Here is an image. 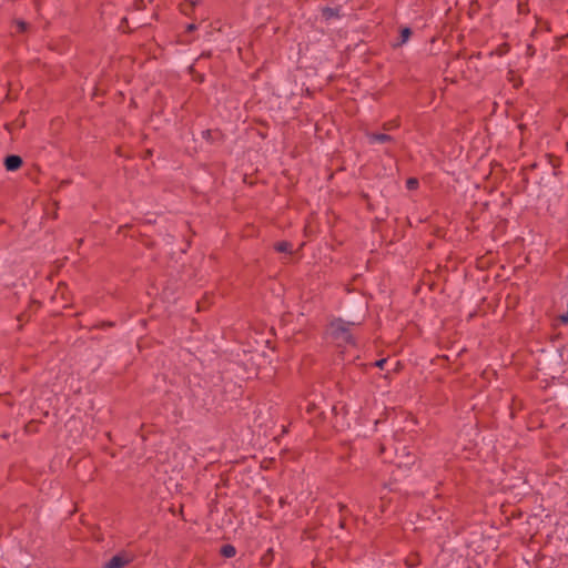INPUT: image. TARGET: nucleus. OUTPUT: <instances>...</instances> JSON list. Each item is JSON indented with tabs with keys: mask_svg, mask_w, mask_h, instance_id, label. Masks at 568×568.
<instances>
[{
	"mask_svg": "<svg viewBox=\"0 0 568 568\" xmlns=\"http://www.w3.org/2000/svg\"><path fill=\"white\" fill-rule=\"evenodd\" d=\"M418 462V456L407 450L406 447L396 449L394 459L389 460V463L396 466V470L392 471V476L389 480L384 484V487L388 488L390 491H399L400 488L397 486V483L402 479V470L412 469Z\"/></svg>",
	"mask_w": 568,
	"mask_h": 568,
	"instance_id": "nucleus-1",
	"label": "nucleus"
},
{
	"mask_svg": "<svg viewBox=\"0 0 568 568\" xmlns=\"http://www.w3.org/2000/svg\"><path fill=\"white\" fill-rule=\"evenodd\" d=\"M352 325L341 317L334 318L326 326L324 332L325 339L337 346L356 345L355 338L351 332Z\"/></svg>",
	"mask_w": 568,
	"mask_h": 568,
	"instance_id": "nucleus-2",
	"label": "nucleus"
},
{
	"mask_svg": "<svg viewBox=\"0 0 568 568\" xmlns=\"http://www.w3.org/2000/svg\"><path fill=\"white\" fill-rule=\"evenodd\" d=\"M367 313L368 302L363 294L352 296L343 311V315L346 317L345 321L353 326L363 324Z\"/></svg>",
	"mask_w": 568,
	"mask_h": 568,
	"instance_id": "nucleus-3",
	"label": "nucleus"
},
{
	"mask_svg": "<svg viewBox=\"0 0 568 568\" xmlns=\"http://www.w3.org/2000/svg\"><path fill=\"white\" fill-rule=\"evenodd\" d=\"M551 24L549 21H544L541 19L537 20L536 28L531 31V38L536 41L542 50H547L550 45L551 39H556L557 37H551Z\"/></svg>",
	"mask_w": 568,
	"mask_h": 568,
	"instance_id": "nucleus-4",
	"label": "nucleus"
},
{
	"mask_svg": "<svg viewBox=\"0 0 568 568\" xmlns=\"http://www.w3.org/2000/svg\"><path fill=\"white\" fill-rule=\"evenodd\" d=\"M305 414L310 416L308 423L314 427L323 425L326 420L325 410L320 405L313 402L307 403L305 407Z\"/></svg>",
	"mask_w": 568,
	"mask_h": 568,
	"instance_id": "nucleus-5",
	"label": "nucleus"
},
{
	"mask_svg": "<svg viewBox=\"0 0 568 568\" xmlns=\"http://www.w3.org/2000/svg\"><path fill=\"white\" fill-rule=\"evenodd\" d=\"M134 560V555L126 550H121L112 556L103 568H124Z\"/></svg>",
	"mask_w": 568,
	"mask_h": 568,
	"instance_id": "nucleus-6",
	"label": "nucleus"
},
{
	"mask_svg": "<svg viewBox=\"0 0 568 568\" xmlns=\"http://www.w3.org/2000/svg\"><path fill=\"white\" fill-rule=\"evenodd\" d=\"M235 481L241 488H250L255 479V473L251 468H243L235 473Z\"/></svg>",
	"mask_w": 568,
	"mask_h": 568,
	"instance_id": "nucleus-7",
	"label": "nucleus"
},
{
	"mask_svg": "<svg viewBox=\"0 0 568 568\" xmlns=\"http://www.w3.org/2000/svg\"><path fill=\"white\" fill-rule=\"evenodd\" d=\"M3 165L8 172H16L23 165V159L18 154H8L3 159Z\"/></svg>",
	"mask_w": 568,
	"mask_h": 568,
	"instance_id": "nucleus-8",
	"label": "nucleus"
},
{
	"mask_svg": "<svg viewBox=\"0 0 568 568\" xmlns=\"http://www.w3.org/2000/svg\"><path fill=\"white\" fill-rule=\"evenodd\" d=\"M341 6H336V7H323L321 9V14H322V18L325 20V21H329L332 19H339L342 17L341 14Z\"/></svg>",
	"mask_w": 568,
	"mask_h": 568,
	"instance_id": "nucleus-9",
	"label": "nucleus"
},
{
	"mask_svg": "<svg viewBox=\"0 0 568 568\" xmlns=\"http://www.w3.org/2000/svg\"><path fill=\"white\" fill-rule=\"evenodd\" d=\"M367 139L371 144L394 142V138L387 133L368 132Z\"/></svg>",
	"mask_w": 568,
	"mask_h": 568,
	"instance_id": "nucleus-10",
	"label": "nucleus"
},
{
	"mask_svg": "<svg viewBox=\"0 0 568 568\" xmlns=\"http://www.w3.org/2000/svg\"><path fill=\"white\" fill-rule=\"evenodd\" d=\"M412 34H413L412 28H409V27H400L399 28L398 37L396 39V42L393 44V47L394 48L402 47L403 44H405L410 39Z\"/></svg>",
	"mask_w": 568,
	"mask_h": 568,
	"instance_id": "nucleus-11",
	"label": "nucleus"
},
{
	"mask_svg": "<svg viewBox=\"0 0 568 568\" xmlns=\"http://www.w3.org/2000/svg\"><path fill=\"white\" fill-rule=\"evenodd\" d=\"M275 552L274 549L271 547L265 550V552L260 558V566L263 568H268L274 562Z\"/></svg>",
	"mask_w": 568,
	"mask_h": 568,
	"instance_id": "nucleus-12",
	"label": "nucleus"
},
{
	"mask_svg": "<svg viewBox=\"0 0 568 568\" xmlns=\"http://www.w3.org/2000/svg\"><path fill=\"white\" fill-rule=\"evenodd\" d=\"M41 306V303L37 300H31L30 304H29V308L26 310L24 312H22L21 314L18 315L17 320L19 322H29L30 318H31V313H30V310L32 307H36V310H38L39 307Z\"/></svg>",
	"mask_w": 568,
	"mask_h": 568,
	"instance_id": "nucleus-13",
	"label": "nucleus"
},
{
	"mask_svg": "<svg viewBox=\"0 0 568 568\" xmlns=\"http://www.w3.org/2000/svg\"><path fill=\"white\" fill-rule=\"evenodd\" d=\"M292 243L290 241H277L273 244V248L274 251H276L277 253H288V254H292L293 251H292Z\"/></svg>",
	"mask_w": 568,
	"mask_h": 568,
	"instance_id": "nucleus-14",
	"label": "nucleus"
},
{
	"mask_svg": "<svg viewBox=\"0 0 568 568\" xmlns=\"http://www.w3.org/2000/svg\"><path fill=\"white\" fill-rule=\"evenodd\" d=\"M200 2V0H185L180 3V11L185 16H190Z\"/></svg>",
	"mask_w": 568,
	"mask_h": 568,
	"instance_id": "nucleus-15",
	"label": "nucleus"
},
{
	"mask_svg": "<svg viewBox=\"0 0 568 568\" xmlns=\"http://www.w3.org/2000/svg\"><path fill=\"white\" fill-rule=\"evenodd\" d=\"M404 564L408 568H415L420 565V556L418 552H410L404 560Z\"/></svg>",
	"mask_w": 568,
	"mask_h": 568,
	"instance_id": "nucleus-16",
	"label": "nucleus"
},
{
	"mask_svg": "<svg viewBox=\"0 0 568 568\" xmlns=\"http://www.w3.org/2000/svg\"><path fill=\"white\" fill-rule=\"evenodd\" d=\"M220 555L224 558H233L236 555V548L232 544H224L220 548Z\"/></svg>",
	"mask_w": 568,
	"mask_h": 568,
	"instance_id": "nucleus-17",
	"label": "nucleus"
},
{
	"mask_svg": "<svg viewBox=\"0 0 568 568\" xmlns=\"http://www.w3.org/2000/svg\"><path fill=\"white\" fill-rule=\"evenodd\" d=\"M187 73L196 83H203L205 81V75L196 71L194 63L187 67Z\"/></svg>",
	"mask_w": 568,
	"mask_h": 568,
	"instance_id": "nucleus-18",
	"label": "nucleus"
},
{
	"mask_svg": "<svg viewBox=\"0 0 568 568\" xmlns=\"http://www.w3.org/2000/svg\"><path fill=\"white\" fill-rule=\"evenodd\" d=\"M41 422L40 420H37V419H31L29 420L24 427H23V432L24 434L27 435H31V434H37L39 432V428H38V425L40 424Z\"/></svg>",
	"mask_w": 568,
	"mask_h": 568,
	"instance_id": "nucleus-19",
	"label": "nucleus"
},
{
	"mask_svg": "<svg viewBox=\"0 0 568 568\" xmlns=\"http://www.w3.org/2000/svg\"><path fill=\"white\" fill-rule=\"evenodd\" d=\"M116 323L113 321H100L95 323L90 329H104V328H113Z\"/></svg>",
	"mask_w": 568,
	"mask_h": 568,
	"instance_id": "nucleus-20",
	"label": "nucleus"
},
{
	"mask_svg": "<svg viewBox=\"0 0 568 568\" xmlns=\"http://www.w3.org/2000/svg\"><path fill=\"white\" fill-rule=\"evenodd\" d=\"M13 23L17 27V33H24L30 27V24L27 21L21 19H16Z\"/></svg>",
	"mask_w": 568,
	"mask_h": 568,
	"instance_id": "nucleus-21",
	"label": "nucleus"
},
{
	"mask_svg": "<svg viewBox=\"0 0 568 568\" xmlns=\"http://www.w3.org/2000/svg\"><path fill=\"white\" fill-rule=\"evenodd\" d=\"M399 125H400V120L397 118V119H393L390 121L384 122L382 128L385 131H389V130L399 128Z\"/></svg>",
	"mask_w": 568,
	"mask_h": 568,
	"instance_id": "nucleus-22",
	"label": "nucleus"
},
{
	"mask_svg": "<svg viewBox=\"0 0 568 568\" xmlns=\"http://www.w3.org/2000/svg\"><path fill=\"white\" fill-rule=\"evenodd\" d=\"M546 158L548 159V163L556 170L561 165V160L559 156H556L555 154L547 153Z\"/></svg>",
	"mask_w": 568,
	"mask_h": 568,
	"instance_id": "nucleus-23",
	"label": "nucleus"
},
{
	"mask_svg": "<svg viewBox=\"0 0 568 568\" xmlns=\"http://www.w3.org/2000/svg\"><path fill=\"white\" fill-rule=\"evenodd\" d=\"M406 187H407V190H409V191H415V190H417V189L419 187V181H418V179H417V178H414V176L408 178V179L406 180Z\"/></svg>",
	"mask_w": 568,
	"mask_h": 568,
	"instance_id": "nucleus-24",
	"label": "nucleus"
},
{
	"mask_svg": "<svg viewBox=\"0 0 568 568\" xmlns=\"http://www.w3.org/2000/svg\"><path fill=\"white\" fill-rule=\"evenodd\" d=\"M359 197H361L363 201H365V203H366V209H367L369 212H374L375 207H374L373 203L371 202V197H369L368 193H366V192L362 191V192L359 193Z\"/></svg>",
	"mask_w": 568,
	"mask_h": 568,
	"instance_id": "nucleus-25",
	"label": "nucleus"
},
{
	"mask_svg": "<svg viewBox=\"0 0 568 568\" xmlns=\"http://www.w3.org/2000/svg\"><path fill=\"white\" fill-rule=\"evenodd\" d=\"M201 135L209 143H214V141H215V138L213 136V131L211 129H206V130L202 131Z\"/></svg>",
	"mask_w": 568,
	"mask_h": 568,
	"instance_id": "nucleus-26",
	"label": "nucleus"
},
{
	"mask_svg": "<svg viewBox=\"0 0 568 568\" xmlns=\"http://www.w3.org/2000/svg\"><path fill=\"white\" fill-rule=\"evenodd\" d=\"M337 508H338V511H339V515L343 516V515H347L349 516L351 515V511L348 509V507L343 504V503H337Z\"/></svg>",
	"mask_w": 568,
	"mask_h": 568,
	"instance_id": "nucleus-27",
	"label": "nucleus"
},
{
	"mask_svg": "<svg viewBox=\"0 0 568 568\" xmlns=\"http://www.w3.org/2000/svg\"><path fill=\"white\" fill-rule=\"evenodd\" d=\"M509 49H510L509 44L507 42H504L497 48V54L503 55V54L507 53L509 51Z\"/></svg>",
	"mask_w": 568,
	"mask_h": 568,
	"instance_id": "nucleus-28",
	"label": "nucleus"
},
{
	"mask_svg": "<svg viewBox=\"0 0 568 568\" xmlns=\"http://www.w3.org/2000/svg\"><path fill=\"white\" fill-rule=\"evenodd\" d=\"M386 363H387V358H379V359L375 361L374 363H372L371 365L374 367L384 369V366L386 365Z\"/></svg>",
	"mask_w": 568,
	"mask_h": 568,
	"instance_id": "nucleus-29",
	"label": "nucleus"
},
{
	"mask_svg": "<svg viewBox=\"0 0 568 568\" xmlns=\"http://www.w3.org/2000/svg\"><path fill=\"white\" fill-rule=\"evenodd\" d=\"M536 54V47L534 44H527L526 55L532 58Z\"/></svg>",
	"mask_w": 568,
	"mask_h": 568,
	"instance_id": "nucleus-30",
	"label": "nucleus"
},
{
	"mask_svg": "<svg viewBox=\"0 0 568 568\" xmlns=\"http://www.w3.org/2000/svg\"><path fill=\"white\" fill-rule=\"evenodd\" d=\"M347 518H348V516H347V515L339 516V519H338V527H339L341 529H345V528H346Z\"/></svg>",
	"mask_w": 568,
	"mask_h": 568,
	"instance_id": "nucleus-31",
	"label": "nucleus"
},
{
	"mask_svg": "<svg viewBox=\"0 0 568 568\" xmlns=\"http://www.w3.org/2000/svg\"><path fill=\"white\" fill-rule=\"evenodd\" d=\"M197 29L196 24L195 23H189L186 27H185V32L186 33H191L193 31H195Z\"/></svg>",
	"mask_w": 568,
	"mask_h": 568,
	"instance_id": "nucleus-32",
	"label": "nucleus"
},
{
	"mask_svg": "<svg viewBox=\"0 0 568 568\" xmlns=\"http://www.w3.org/2000/svg\"><path fill=\"white\" fill-rule=\"evenodd\" d=\"M278 504H280L281 508H283L284 506L290 505L291 503L287 500V497L282 496L278 499Z\"/></svg>",
	"mask_w": 568,
	"mask_h": 568,
	"instance_id": "nucleus-33",
	"label": "nucleus"
},
{
	"mask_svg": "<svg viewBox=\"0 0 568 568\" xmlns=\"http://www.w3.org/2000/svg\"><path fill=\"white\" fill-rule=\"evenodd\" d=\"M211 55H212L211 51L202 52L196 60H199L201 58H211Z\"/></svg>",
	"mask_w": 568,
	"mask_h": 568,
	"instance_id": "nucleus-34",
	"label": "nucleus"
},
{
	"mask_svg": "<svg viewBox=\"0 0 568 568\" xmlns=\"http://www.w3.org/2000/svg\"><path fill=\"white\" fill-rule=\"evenodd\" d=\"M152 153H153V151L151 149L145 150L143 159H148V158L152 156Z\"/></svg>",
	"mask_w": 568,
	"mask_h": 568,
	"instance_id": "nucleus-35",
	"label": "nucleus"
},
{
	"mask_svg": "<svg viewBox=\"0 0 568 568\" xmlns=\"http://www.w3.org/2000/svg\"><path fill=\"white\" fill-rule=\"evenodd\" d=\"M378 450H379V456H383L386 452V446L384 444H381Z\"/></svg>",
	"mask_w": 568,
	"mask_h": 568,
	"instance_id": "nucleus-36",
	"label": "nucleus"
},
{
	"mask_svg": "<svg viewBox=\"0 0 568 568\" xmlns=\"http://www.w3.org/2000/svg\"><path fill=\"white\" fill-rule=\"evenodd\" d=\"M4 404H6L8 407H13L14 402H13V400H11V399H9V398H6V399H4Z\"/></svg>",
	"mask_w": 568,
	"mask_h": 568,
	"instance_id": "nucleus-37",
	"label": "nucleus"
},
{
	"mask_svg": "<svg viewBox=\"0 0 568 568\" xmlns=\"http://www.w3.org/2000/svg\"><path fill=\"white\" fill-rule=\"evenodd\" d=\"M331 413H332V415H334V416H336V415H337V407H336L335 405H333V406L331 407Z\"/></svg>",
	"mask_w": 568,
	"mask_h": 568,
	"instance_id": "nucleus-38",
	"label": "nucleus"
},
{
	"mask_svg": "<svg viewBox=\"0 0 568 568\" xmlns=\"http://www.w3.org/2000/svg\"><path fill=\"white\" fill-rule=\"evenodd\" d=\"M518 129L523 132V131H525L527 129V125L524 124V123H519L518 124Z\"/></svg>",
	"mask_w": 568,
	"mask_h": 568,
	"instance_id": "nucleus-39",
	"label": "nucleus"
},
{
	"mask_svg": "<svg viewBox=\"0 0 568 568\" xmlns=\"http://www.w3.org/2000/svg\"><path fill=\"white\" fill-rule=\"evenodd\" d=\"M264 500H265V503H266L267 505H271V504H272V501H273V500H272V498H271L270 496H265V497H264Z\"/></svg>",
	"mask_w": 568,
	"mask_h": 568,
	"instance_id": "nucleus-40",
	"label": "nucleus"
},
{
	"mask_svg": "<svg viewBox=\"0 0 568 568\" xmlns=\"http://www.w3.org/2000/svg\"><path fill=\"white\" fill-rule=\"evenodd\" d=\"M143 3V0H135V6L139 8V4Z\"/></svg>",
	"mask_w": 568,
	"mask_h": 568,
	"instance_id": "nucleus-41",
	"label": "nucleus"
},
{
	"mask_svg": "<svg viewBox=\"0 0 568 568\" xmlns=\"http://www.w3.org/2000/svg\"><path fill=\"white\" fill-rule=\"evenodd\" d=\"M124 227H131V226L129 224H125L124 226H120L119 232H121V230Z\"/></svg>",
	"mask_w": 568,
	"mask_h": 568,
	"instance_id": "nucleus-42",
	"label": "nucleus"
},
{
	"mask_svg": "<svg viewBox=\"0 0 568 568\" xmlns=\"http://www.w3.org/2000/svg\"><path fill=\"white\" fill-rule=\"evenodd\" d=\"M2 437H3V438H8V437H9V435H8V434H3V435H2Z\"/></svg>",
	"mask_w": 568,
	"mask_h": 568,
	"instance_id": "nucleus-43",
	"label": "nucleus"
}]
</instances>
